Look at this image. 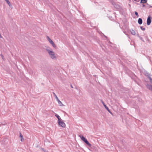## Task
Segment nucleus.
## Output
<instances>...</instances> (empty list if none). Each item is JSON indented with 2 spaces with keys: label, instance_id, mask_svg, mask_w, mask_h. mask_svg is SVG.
<instances>
[{
  "label": "nucleus",
  "instance_id": "1",
  "mask_svg": "<svg viewBox=\"0 0 152 152\" xmlns=\"http://www.w3.org/2000/svg\"><path fill=\"white\" fill-rule=\"evenodd\" d=\"M46 50L48 52L50 58L52 59H56V56L52 49L49 47H46Z\"/></svg>",
  "mask_w": 152,
  "mask_h": 152
},
{
  "label": "nucleus",
  "instance_id": "2",
  "mask_svg": "<svg viewBox=\"0 0 152 152\" xmlns=\"http://www.w3.org/2000/svg\"><path fill=\"white\" fill-rule=\"evenodd\" d=\"M101 102L105 109L111 114H112V113L110 111L108 107L105 104L104 102L102 100H101Z\"/></svg>",
  "mask_w": 152,
  "mask_h": 152
},
{
  "label": "nucleus",
  "instance_id": "3",
  "mask_svg": "<svg viewBox=\"0 0 152 152\" xmlns=\"http://www.w3.org/2000/svg\"><path fill=\"white\" fill-rule=\"evenodd\" d=\"M147 22L148 25H149L151 22V18L149 16L147 18Z\"/></svg>",
  "mask_w": 152,
  "mask_h": 152
},
{
  "label": "nucleus",
  "instance_id": "4",
  "mask_svg": "<svg viewBox=\"0 0 152 152\" xmlns=\"http://www.w3.org/2000/svg\"><path fill=\"white\" fill-rule=\"evenodd\" d=\"M58 125L61 126L62 127L65 128L66 126L65 124L64 123L63 121L59 122V123H58Z\"/></svg>",
  "mask_w": 152,
  "mask_h": 152
},
{
  "label": "nucleus",
  "instance_id": "5",
  "mask_svg": "<svg viewBox=\"0 0 152 152\" xmlns=\"http://www.w3.org/2000/svg\"><path fill=\"white\" fill-rule=\"evenodd\" d=\"M58 102V104L60 106H64V105L63 104L62 102L60 101V100L58 99L57 100Z\"/></svg>",
  "mask_w": 152,
  "mask_h": 152
},
{
  "label": "nucleus",
  "instance_id": "6",
  "mask_svg": "<svg viewBox=\"0 0 152 152\" xmlns=\"http://www.w3.org/2000/svg\"><path fill=\"white\" fill-rule=\"evenodd\" d=\"M146 86L148 89L150 90H152V85L147 84L146 85Z\"/></svg>",
  "mask_w": 152,
  "mask_h": 152
},
{
  "label": "nucleus",
  "instance_id": "7",
  "mask_svg": "<svg viewBox=\"0 0 152 152\" xmlns=\"http://www.w3.org/2000/svg\"><path fill=\"white\" fill-rule=\"evenodd\" d=\"M47 38L50 43L52 44L53 42V41L48 36L47 37Z\"/></svg>",
  "mask_w": 152,
  "mask_h": 152
},
{
  "label": "nucleus",
  "instance_id": "8",
  "mask_svg": "<svg viewBox=\"0 0 152 152\" xmlns=\"http://www.w3.org/2000/svg\"><path fill=\"white\" fill-rule=\"evenodd\" d=\"M47 38L50 43L52 44L53 42V41L48 36L47 37Z\"/></svg>",
  "mask_w": 152,
  "mask_h": 152
},
{
  "label": "nucleus",
  "instance_id": "9",
  "mask_svg": "<svg viewBox=\"0 0 152 152\" xmlns=\"http://www.w3.org/2000/svg\"><path fill=\"white\" fill-rule=\"evenodd\" d=\"M84 142L89 146L91 147V144L86 139Z\"/></svg>",
  "mask_w": 152,
  "mask_h": 152
},
{
  "label": "nucleus",
  "instance_id": "10",
  "mask_svg": "<svg viewBox=\"0 0 152 152\" xmlns=\"http://www.w3.org/2000/svg\"><path fill=\"white\" fill-rule=\"evenodd\" d=\"M130 31L131 33L133 35H135L136 34L135 31L132 29H131L130 30Z\"/></svg>",
  "mask_w": 152,
  "mask_h": 152
},
{
  "label": "nucleus",
  "instance_id": "11",
  "mask_svg": "<svg viewBox=\"0 0 152 152\" xmlns=\"http://www.w3.org/2000/svg\"><path fill=\"white\" fill-rule=\"evenodd\" d=\"M138 23L140 24L141 25L142 23V20L141 18H139L138 19Z\"/></svg>",
  "mask_w": 152,
  "mask_h": 152
},
{
  "label": "nucleus",
  "instance_id": "12",
  "mask_svg": "<svg viewBox=\"0 0 152 152\" xmlns=\"http://www.w3.org/2000/svg\"><path fill=\"white\" fill-rule=\"evenodd\" d=\"M5 1L7 2V3L8 4L9 6L10 7H12V5H11V4L10 3V2L9 1V0H6Z\"/></svg>",
  "mask_w": 152,
  "mask_h": 152
},
{
  "label": "nucleus",
  "instance_id": "13",
  "mask_svg": "<svg viewBox=\"0 0 152 152\" xmlns=\"http://www.w3.org/2000/svg\"><path fill=\"white\" fill-rule=\"evenodd\" d=\"M147 0H141L140 3L143 4L147 2Z\"/></svg>",
  "mask_w": 152,
  "mask_h": 152
},
{
  "label": "nucleus",
  "instance_id": "14",
  "mask_svg": "<svg viewBox=\"0 0 152 152\" xmlns=\"http://www.w3.org/2000/svg\"><path fill=\"white\" fill-rule=\"evenodd\" d=\"M80 137L81 139L83 140V141L85 140L86 139L85 138L83 137V136H80Z\"/></svg>",
  "mask_w": 152,
  "mask_h": 152
},
{
  "label": "nucleus",
  "instance_id": "15",
  "mask_svg": "<svg viewBox=\"0 0 152 152\" xmlns=\"http://www.w3.org/2000/svg\"><path fill=\"white\" fill-rule=\"evenodd\" d=\"M53 94L54 95L55 97L56 100H58L59 99H58V98L57 95L54 92H53Z\"/></svg>",
  "mask_w": 152,
  "mask_h": 152
},
{
  "label": "nucleus",
  "instance_id": "16",
  "mask_svg": "<svg viewBox=\"0 0 152 152\" xmlns=\"http://www.w3.org/2000/svg\"><path fill=\"white\" fill-rule=\"evenodd\" d=\"M53 46V48H56V45L54 44V42H53V43H52V44H51Z\"/></svg>",
  "mask_w": 152,
  "mask_h": 152
},
{
  "label": "nucleus",
  "instance_id": "17",
  "mask_svg": "<svg viewBox=\"0 0 152 152\" xmlns=\"http://www.w3.org/2000/svg\"><path fill=\"white\" fill-rule=\"evenodd\" d=\"M20 137L21 138V141H22V140L23 139V136L21 135V133H20Z\"/></svg>",
  "mask_w": 152,
  "mask_h": 152
},
{
  "label": "nucleus",
  "instance_id": "18",
  "mask_svg": "<svg viewBox=\"0 0 152 152\" xmlns=\"http://www.w3.org/2000/svg\"><path fill=\"white\" fill-rule=\"evenodd\" d=\"M55 116L58 119H59V118L60 117L59 115L57 114H56Z\"/></svg>",
  "mask_w": 152,
  "mask_h": 152
},
{
  "label": "nucleus",
  "instance_id": "19",
  "mask_svg": "<svg viewBox=\"0 0 152 152\" xmlns=\"http://www.w3.org/2000/svg\"><path fill=\"white\" fill-rule=\"evenodd\" d=\"M63 120L61 119V118H60V117L59 118V119H58V123H59V122H61Z\"/></svg>",
  "mask_w": 152,
  "mask_h": 152
},
{
  "label": "nucleus",
  "instance_id": "20",
  "mask_svg": "<svg viewBox=\"0 0 152 152\" xmlns=\"http://www.w3.org/2000/svg\"><path fill=\"white\" fill-rule=\"evenodd\" d=\"M135 14L137 16V17H139V15H138V12H135Z\"/></svg>",
  "mask_w": 152,
  "mask_h": 152
},
{
  "label": "nucleus",
  "instance_id": "21",
  "mask_svg": "<svg viewBox=\"0 0 152 152\" xmlns=\"http://www.w3.org/2000/svg\"><path fill=\"white\" fill-rule=\"evenodd\" d=\"M42 149L44 152H48V151L47 150H45L44 148H42Z\"/></svg>",
  "mask_w": 152,
  "mask_h": 152
},
{
  "label": "nucleus",
  "instance_id": "22",
  "mask_svg": "<svg viewBox=\"0 0 152 152\" xmlns=\"http://www.w3.org/2000/svg\"><path fill=\"white\" fill-rule=\"evenodd\" d=\"M140 28L143 31H144L145 30V28H143L142 26H140Z\"/></svg>",
  "mask_w": 152,
  "mask_h": 152
},
{
  "label": "nucleus",
  "instance_id": "23",
  "mask_svg": "<svg viewBox=\"0 0 152 152\" xmlns=\"http://www.w3.org/2000/svg\"><path fill=\"white\" fill-rule=\"evenodd\" d=\"M139 38L142 41H144L143 40V38L142 37H140V36H139Z\"/></svg>",
  "mask_w": 152,
  "mask_h": 152
},
{
  "label": "nucleus",
  "instance_id": "24",
  "mask_svg": "<svg viewBox=\"0 0 152 152\" xmlns=\"http://www.w3.org/2000/svg\"><path fill=\"white\" fill-rule=\"evenodd\" d=\"M149 80H150L151 83H152V79L151 78V77H149Z\"/></svg>",
  "mask_w": 152,
  "mask_h": 152
},
{
  "label": "nucleus",
  "instance_id": "25",
  "mask_svg": "<svg viewBox=\"0 0 152 152\" xmlns=\"http://www.w3.org/2000/svg\"><path fill=\"white\" fill-rule=\"evenodd\" d=\"M1 57L2 58V59H3V58H4V56L3 55H2V54H1Z\"/></svg>",
  "mask_w": 152,
  "mask_h": 152
},
{
  "label": "nucleus",
  "instance_id": "26",
  "mask_svg": "<svg viewBox=\"0 0 152 152\" xmlns=\"http://www.w3.org/2000/svg\"><path fill=\"white\" fill-rule=\"evenodd\" d=\"M124 33H125L126 35L128 36H129V35H128V34H126V32H124Z\"/></svg>",
  "mask_w": 152,
  "mask_h": 152
},
{
  "label": "nucleus",
  "instance_id": "27",
  "mask_svg": "<svg viewBox=\"0 0 152 152\" xmlns=\"http://www.w3.org/2000/svg\"><path fill=\"white\" fill-rule=\"evenodd\" d=\"M71 88H73V87L72 85H71Z\"/></svg>",
  "mask_w": 152,
  "mask_h": 152
},
{
  "label": "nucleus",
  "instance_id": "28",
  "mask_svg": "<svg viewBox=\"0 0 152 152\" xmlns=\"http://www.w3.org/2000/svg\"><path fill=\"white\" fill-rule=\"evenodd\" d=\"M145 5H144V4H142V6H143V7H145Z\"/></svg>",
  "mask_w": 152,
  "mask_h": 152
},
{
  "label": "nucleus",
  "instance_id": "29",
  "mask_svg": "<svg viewBox=\"0 0 152 152\" xmlns=\"http://www.w3.org/2000/svg\"><path fill=\"white\" fill-rule=\"evenodd\" d=\"M137 36H138V37H139V36H140L139 35V34H137Z\"/></svg>",
  "mask_w": 152,
  "mask_h": 152
},
{
  "label": "nucleus",
  "instance_id": "30",
  "mask_svg": "<svg viewBox=\"0 0 152 152\" xmlns=\"http://www.w3.org/2000/svg\"><path fill=\"white\" fill-rule=\"evenodd\" d=\"M6 0H5V1H6Z\"/></svg>",
  "mask_w": 152,
  "mask_h": 152
}]
</instances>
